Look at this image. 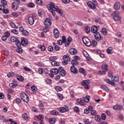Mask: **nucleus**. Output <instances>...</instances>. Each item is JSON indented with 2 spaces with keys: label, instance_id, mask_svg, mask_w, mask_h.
Returning a JSON list of instances; mask_svg holds the SVG:
<instances>
[{
  "label": "nucleus",
  "instance_id": "1",
  "mask_svg": "<svg viewBox=\"0 0 124 124\" xmlns=\"http://www.w3.org/2000/svg\"><path fill=\"white\" fill-rule=\"evenodd\" d=\"M47 7L48 10L50 11L53 16H55L56 15V13H55V11H56V12L59 13V14H60V15L62 16V17H63V16H64V14L63 13V12H62V11L61 9L59 8L54 2H50V3L47 5Z\"/></svg>",
  "mask_w": 124,
  "mask_h": 124
},
{
  "label": "nucleus",
  "instance_id": "2",
  "mask_svg": "<svg viewBox=\"0 0 124 124\" xmlns=\"http://www.w3.org/2000/svg\"><path fill=\"white\" fill-rule=\"evenodd\" d=\"M111 80L112 81L108 78L105 79V81L106 83L112 86H115V83H116V82H119V77H114V78H113V76H112Z\"/></svg>",
  "mask_w": 124,
  "mask_h": 124
},
{
  "label": "nucleus",
  "instance_id": "3",
  "mask_svg": "<svg viewBox=\"0 0 124 124\" xmlns=\"http://www.w3.org/2000/svg\"><path fill=\"white\" fill-rule=\"evenodd\" d=\"M20 98L24 101V102H26V103H28L30 101V98L29 97V96L26 94L25 93H20Z\"/></svg>",
  "mask_w": 124,
  "mask_h": 124
},
{
  "label": "nucleus",
  "instance_id": "4",
  "mask_svg": "<svg viewBox=\"0 0 124 124\" xmlns=\"http://www.w3.org/2000/svg\"><path fill=\"white\" fill-rule=\"evenodd\" d=\"M36 19V14H32L31 16L28 17V22L30 25H33L34 24V20Z\"/></svg>",
  "mask_w": 124,
  "mask_h": 124
},
{
  "label": "nucleus",
  "instance_id": "5",
  "mask_svg": "<svg viewBox=\"0 0 124 124\" xmlns=\"http://www.w3.org/2000/svg\"><path fill=\"white\" fill-rule=\"evenodd\" d=\"M82 41L84 44H85L86 46H87L88 47H90L91 45H92V42L89 39V38L87 37H83L82 38Z\"/></svg>",
  "mask_w": 124,
  "mask_h": 124
},
{
  "label": "nucleus",
  "instance_id": "6",
  "mask_svg": "<svg viewBox=\"0 0 124 124\" xmlns=\"http://www.w3.org/2000/svg\"><path fill=\"white\" fill-rule=\"evenodd\" d=\"M119 13L118 11H114L112 14V16H113V19L115 21H120L121 16H119Z\"/></svg>",
  "mask_w": 124,
  "mask_h": 124
},
{
  "label": "nucleus",
  "instance_id": "7",
  "mask_svg": "<svg viewBox=\"0 0 124 124\" xmlns=\"http://www.w3.org/2000/svg\"><path fill=\"white\" fill-rule=\"evenodd\" d=\"M58 111L60 113H65V112H69V108L66 105L64 106V107H60L58 109Z\"/></svg>",
  "mask_w": 124,
  "mask_h": 124
},
{
  "label": "nucleus",
  "instance_id": "8",
  "mask_svg": "<svg viewBox=\"0 0 124 124\" xmlns=\"http://www.w3.org/2000/svg\"><path fill=\"white\" fill-rule=\"evenodd\" d=\"M58 73H59V69L57 68H53L50 71L49 76H50L51 78H53L54 75H57Z\"/></svg>",
  "mask_w": 124,
  "mask_h": 124
},
{
  "label": "nucleus",
  "instance_id": "9",
  "mask_svg": "<svg viewBox=\"0 0 124 124\" xmlns=\"http://www.w3.org/2000/svg\"><path fill=\"white\" fill-rule=\"evenodd\" d=\"M59 72L60 75H61V76H65V75L66 74V72H65V70L63 69V68L62 67H59Z\"/></svg>",
  "mask_w": 124,
  "mask_h": 124
},
{
  "label": "nucleus",
  "instance_id": "10",
  "mask_svg": "<svg viewBox=\"0 0 124 124\" xmlns=\"http://www.w3.org/2000/svg\"><path fill=\"white\" fill-rule=\"evenodd\" d=\"M44 25L45 27L48 28L49 26H51V25H52V22L49 18H46V19L44 21Z\"/></svg>",
  "mask_w": 124,
  "mask_h": 124
},
{
  "label": "nucleus",
  "instance_id": "11",
  "mask_svg": "<svg viewBox=\"0 0 124 124\" xmlns=\"http://www.w3.org/2000/svg\"><path fill=\"white\" fill-rule=\"evenodd\" d=\"M94 36L96 40H97V41H100V40H101V35H100L99 32L95 33L94 34Z\"/></svg>",
  "mask_w": 124,
  "mask_h": 124
},
{
  "label": "nucleus",
  "instance_id": "12",
  "mask_svg": "<svg viewBox=\"0 0 124 124\" xmlns=\"http://www.w3.org/2000/svg\"><path fill=\"white\" fill-rule=\"evenodd\" d=\"M54 36L55 38H58L60 35V32L57 28H55L53 30Z\"/></svg>",
  "mask_w": 124,
  "mask_h": 124
},
{
  "label": "nucleus",
  "instance_id": "13",
  "mask_svg": "<svg viewBox=\"0 0 124 124\" xmlns=\"http://www.w3.org/2000/svg\"><path fill=\"white\" fill-rule=\"evenodd\" d=\"M87 5L91 9H95V4L92 2L89 1L87 2Z\"/></svg>",
  "mask_w": 124,
  "mask_h": 124
},
{
  "label": "nucleus",
  "instance_id": "14",
  "mask_svg": "<svg viewBox=\"0 0 124 124\" xmlns=\"http://www.w3.org/2000/svg\"><path fill=\"white\" fill-rule=\"evenodd\" d=\"M71 42H72V38L71 37H68L67 39V42L65 44V46L68 47Z\"/></svg>",
  "mask_w": 124,
  "mask_h": 124
},
{
  "label": "nucleus",
  "instance_id": "15",
  "mask_svg": "<svg viewBox=\"0 0 124 124\" xmlns=\"http://www.w3.org/2000/svg\"><path fill=\"white\" fill-rule=\"evenodd\" d=\"M17 1H14L12 3V8L14 9V10H17L18 9V5Z\"/></svg>",
  "mask_w": 124,
  "mask_h": 124
},
{
  "label": "nucleus",
  "instance_id": "16",
  "mask_svg": "<svg viewBox=\"0 0 124 124\" xmlns=\"http://www.w3.org/2000/svg\"><path fill=\"white\" fill-rule=\"evenodd\" d=\"M70 71L74 74H76L77 72H78V70H77V68H75L74 65H72L70 68Z\"/></svg>",
  "mask_w": 124,
  "mask_h": 124
},
{
  "label": "nucleus",
  "instance_id": "17",
  "mask_svg": "<svg viewBox=\"0 0 124 124\" xmlns=\"http://www.w3.org/2000/svg\"><path fill=\"white\" fill-rule=\"evenodd\" d=\"M21 44L22 46H27V45H28V40L26 38H22Z\"/></svg>",
  "mask_w": 124,
  "mask_h": 124
},
{
  "label": "nucleus",
  "instance_id": "18",
  "mask_svg": "<svg viewBox=\"0 0 124 124\" xmlns=\"http://www.w3.org/2000/svg\"><path fill=\"white\" fill-rule=\"evenodd\" d=\"M91 31L92 32H93V33H94V34L95 33H96V32H98V31H97V26L94 25L93 26L92 28H91Z\"/></svg>",
  "mask_w": 124,
  "mask_h": 124
},
{
  "label": "nucleus",
  "instance_id": "19",
  "mask_svg": "<svg viewBox=\"0 0 124 124\" xmlns=\"http://www.w3.org/2000/svg\"><path fill=\"white\" fill-rule=\"evenodd\" d=\"M114 8L115 10H119L121 8V4H120V2H116L114 5Z\"/></svg>",
  "mask_w": 124,
  "mask_h": 124
},
{
  "label": "nucleus",
  "instance_id": "20",
  "mask_svg": "<svg viewBox=\"0 0 124 124\" xmlns=\"http://www.w3.org/2000/svg\"><path fill=\"white\" fill-rule=\"evenodd\" d=\"M69 53H70L71 55H76V54H77V50L74 48H72L69 49Z\"/></svg>",
  "mask_w": 124,
  "mask_h": 124
},
{
  "label": "nucleus",
  "instance_id": "21",
  "mask_svg": "<svg viewBox=\"0 0 124 124\" xmlns=\"http://www.w3.org/2000/svg\"><path fill=\"white\" fill-rule=\"evenodd\" d=\"M78 103L80 105L84 106L86 104V103L84 101V100L81 98L78 99Z\"/></svg>",
  "mask_w": 124,
  "mask_h": 124
},
{
  "label": "nucleus",
  "instance_id": "22",
  "mask_svg": "<svg viewBox=\"0 0 124 124\" xmlns=\"http://www.w3.org/2000/svg\"><path fill=\"white\" fill-rule=\"evenodd\" d=\"M123 109V106L122 105H115L113 106L114 110H122Z\"/></svg>",
  "mask_w": 124,
  "mask_h": 124
},
{
  "label": "nucleus",
  "instance_id": "23",
  "mask_svg": "<svg viewBox=\"0 0 124 124\" xmlns=\"http://www.w3.org/2000/svg\"><path fill=\"white\" fill-rule=\"evenodd\" d=\"M90 84V80L87 79L83 80L81 82V86H86V85H89Z\"/></svg>",
  "mask_w": 124,
  "mask_h": 124
},
{
  "label": "nucleus",
  "instance_id": "24",
  "mask_svg": "<svg viewBox=\"0 0 124 124\" xmlns=\"http://www.w3.org/2000/svg\"><path fill=\"white\" fill-rule=\"evenodd\" d=\"M79 73H81V74H83L84 76L87 75V73H86V70L83 69V68H80L79 69Z\"/></svg>",
  "mask_w": 124,
  "mask_h": 124
},
{
  "label": "nucleus",
  "instance_id": "25",
  "mask_svg": "<svg viewBox=\"0 0 124 124\" xmlns=\"http://www.w3.org/2000/svg\"><path fill=\"white\" fill-rule=\"evenodd\" d=\"M63 61H66L67 62H69L70 61V58L69 57V56H68V55H64L63 56Z\"/></svg>",
  "mask_w": 124,
  "mask_h": 124
},
{
  "label": "nucleus",
  "instance_id": "26",
  "mask_svg": "<svg viewBox=\"0 0 124 124\" xmlns=\"http://www.w3.org/2000/svg\"><path fill=\"white\" fill-rule=\"evenodd\" d=\"M15 82V80H13V83L10 84V88H12V89H14L15 88H16L17 87V84L16 83H14Z\"/></svg>",
  "mask_w": 124,
  "mask_h": 124
},
{
  "label": "nucleus",
  "instance_id": "27",
  "mask_svg": "<svg viewBox=\"0 0 124 124\" xmlns=\"http://www.w3.org/2000/svg\"><path fill=\"white\" fill-rule=\"evenodd\" d=\"M22 117V119H24L25 121H29V116L27 113H23Z\"/></svg>",
  "mask_w": 124,
  "mask_h": 124
},
{
  "label": "nucleus",
  "instance_id": "28",
  "mask_svg": "<svg viewBox=\"0 0 124 124\" xmlns=\"http://www.w3.org/2000/svg\"><path fill=\"white\" fill-rule=\"evenodd\" d=\"M102 69L103 70H105L104 71H108V65L105 64L104 65H102Z\"/></svg>",
  "mask_w": 124,
  "mask_h": 124
},
{
  "label": "nucleus",
  "instance_id": "29",
  "mask_svg": "<svg viewBox=\"0 0 124 124\" xmlns=\"http://www.w3.org/2000/svg\"><path fill=\"white\" fill-rule=\"evenodd\" d=\"M51 65H53V66H59V65H60V63L55 60L51 62Z\"/></svg>",
  "mask_w": 124,
  "mask_h": 124
},
{
  "label": "nucleus",
  "instance_id": "30",
  "mask_svg": "<svg viewBox=\"0 0 124 124\" xmlns=\"http://www.w3.org/2000/svg\"><path fill=\"white\" fill-rule=\"evenodd\" d=\"M90 96L87 95L83 98V100L84 102L88 103L89 101H90Z\"/></svg>",
  "mask_w": 124,
  "mask_h": 124
},
{
  "label": "nucleus",
  "instance_id": "31",
  "mask_svg": "<svg viewBox=\"0 0 124 124\" xmlns=\"http://www.w3.org/2000/svg\"><path fill=\"white\" fill-rule=\"evenodd\" d=\"M51 114L53 116H57L59 115V112L56 110H53L51 111Z\"/></svg>",
  "mask_w": 124,
  "mask_h": 124
},
{
  "label": "nucleus",
  "instance_id": "32",
  "mask_svg": "<svg viewBox=\"0 0 124 124\" xmlns=\"http://www.w3.org/2000/svg\"><path fill=\"white\" fill-rule=\"evenodd\" d=\"M101 89H102V90L103 91H105V92H107V93H108L109 90L108 89V87H107V86H106V85H102L101 87Z\"/></svg>",
  "mask_w": 124,
  "mask_h": 124
},
{
  "label": "nucleus",
  "instance_id": "33",
  "mask_svg": "<svg viewBox=\"0 0 124 124\" xmlns=\"http://www.w3.org/2000/svg\"><path fill=\"white\" fill-rule=\"evenodd\" d=\"M36 118H37L38 119H39V120H40L41 121H43L44 120V116H43V115H37L36 116Z\"/></svg>",
  "mask_w": 124,
  "mask_h": 124
},
{
  "label": "nucleus",
  "instance_id": "34",
  "mask_svg": "<svg viewBox=\"0 0 124 124\" xmlns=\"http://www.w3.org/2000/svg\"><path fill=\"white\" fill-rule=\"evenodd\" d=\"M17 79L18 81H20V82H23V81H24V77L20 75L17 77Z\"/></svg>",
  "mask_w": 124,
  "mask_h": 124
},
{
  "label": "nucleus",
  "instance_id": "35",
  "mask_svg": "<svg viewBox=\"0 0 124 124\" xmlns=\"http://www.w3.org/2000/svg\"><path fill=\"white\" fill-rule=\"evenodd\" d=\"M112 50H113V48L112 47H109L107 49V54H112Z\"/></svg>",
  "mask_w": 124,
  "mask_h": 124
},
{
  "label": "nucleus",
  "instance_id": "36",
  "mask_svg": "<svg viewBox=\"0 0 124 124\" xmlns=\"http://www.w3.org/2000/svg\"><path fill=\"white\" fill-rule=\"evenodd\" d=\"M57 60V57L56 56H51L49 58V60L50 61V62H54L55 61H56Z\"/></svg>",
  "mask_w": 124,
  "mask_h": 124
},
{
  "label": "nucleus",
  "instance_id": "37",
  "mask_svg": "<svg viewBox=\"0 0 124 124\" xmlns=\"http://www.w3.org/2000/svg\"><path fill=\"white\" fill-rule=\"evenodd\" d=\"M49 123L51 124H55L56 123V119L55 118H51L49 119Z\"/></svg>",
  "mask_w": 124,
  "mask_h": 124
},
{
  "label": "nucleus",
  "instance_id": "38",
  "mask_svg": "<svg viewBox=\"0 0 124 124\" xmlns=\"http://www.w3.org/2000/svg\"><path fill=\"white\" fill-rule=\"evenodd\" d=\"M102 32L104 34V35H106L108 33L107 30L105 28H103L102 29Z\"/></svg>",
  "mask_w": 124,
  "mask_h": 124
},
{
  "label": "nucleus",
  "instance_id": "39",
  "mask_svg": "<svg viewBox=\"0 0 124 124\" xmlns=\"http://www.w3.org/2000/svg\"><path fill=\"white\" fill-rule=\"evenodd\" d=\"M36 3L38 5H42L43 1L42 0H36Z\"/></svg>",
  "mask_w": 124,
  "mask_h": 124
},
{
  "label": "nucleus",
  "instance_id": "40",
  "mask_svg": "<svg viewBox=\"0 0 124 124\" xmlns=\"http://www.w3.org/2000/svg\"><path fill=\"white\" fill-rule=\"evenodd\" d=\"M18 40V38L15 37H12L10 38V41L11 42H16Z\"/></svg>",
  "mask_w": 124,
  "mask_h": 124
},
{
  "label": "nucleus",
  "instance_id": "41",
  "mask_svg": "<svg viewBox=\"0 0 124 124\" xmlns=\"http://www.w3.org/2000/svg\"><path fill=\"white\" fill-rule=\"evenodd\" d=\"M91 45H92V46H93V47H95V46L97 45V42H96L95 40H93Z\"/></svg>",
  "mask_w": 124,
  "mask_h": 124
},
{
  "label": "nucleus",
  "instance_id": "42",
  "mask_svg": "<svg viewBox=\"0 0 124 124\" xmlns=\"http://www.w3.org/2000/svg\"><path fill=\"white\" fill-rule=\"evenodd\" d=\"M31 90L32 92H37V87L33 85L31 87Z\"/></svg>",
  "mask_w": 124,
  "mask_h": 124
},
{
  "label": "nucleus",
  "instance_id": "43",
  "mask_svg": "<svg viewBox=\"0 0 124 124\" xmlns=\"http://www.w3.org/2000/svg\"><path fill=\"white\" fill-rule=\"evenodd\" d=\"M38 72L39 74H43V72H44V71L43 68H39L38 69Z\"/></svg>",
  "mask_w": 124,
  "mask_h": 124
},
{
  "label": "nucleus",
  "instance_id": "44",
  "mask_svg": "<svg viewBox=\"0 0 124 124\" xmlns=\"http://www.w3.org/2000/svg\"><path fill=\"white\" fill-rule=\"evenodd\" d=\"M34 3L31 2L29 3L28 5V7H29L30 8H34Z\"/></svg>",
  "mask_w": 124,
  "mask_h": 124
},
{
  "label": "nucleus",
  "instance_id": "45",
  "mask_svg": "<svg viewBox=\"0 0 124 124\" xmlns=\"http://www.w3.org/2000/svg\"><path fill=\"white\" fill-rule=\"evenodd\" d=\"M85 31H86L87 33H89L90 31H91V29L89 26H86L85 27Z\"/></svg>",
  "mask_w": 124,
  "mask_h": 124
},
{
  "label": "nucleus",
  "instance_id": "46",
  "mask_svg": "<svg viewBox=\"0 0 124 124\" xmlns=\"http://www.w3.org/2000/svg\"><path fill=\"white\" fill-rule=\"evenodd\" d=\"M55 90L57 92H62V88L60 86H56L55 87Z\"/></svg>",
  "mask_w": 124,
  "mask_h": 124
},
{
  "label": "nucleus",
  "instance_id": "47",
  "mask_svg": "<svg viewBox=\"0 0 124 124\" xmlns=\"http://www.w3.org/2000/svg\"><path fill=\"white\" fill-rule=\"evenodd\" d=\"M95 121H96V122H100L101 118H100V116H99V115H96L95 116Z\"/></svg>",
  "mask_w": 124,
  "mask_h": 124
},
{
  "label": "nucleus",
  "instance_id": "48",
  "mask_svg": "<svg viewBox=\"0 0 124 124\" xmlns=\"http://www.w3.org/2000/svg\"><path fill=\"white\" fill-rule=\"evenodd\" d=\"M84 123L85 124H92V121H90L89 119H84Z\"/></svg>",
  "mask_w": 124,
  "mask_h": 124
},
{
  "label": "nucleus",
  "instance_id": "49",
  "mask_svg": "<svg viewBox=\"0 0 124 124\" xmlns=\"http://www.w3.org/2000/svg\"><path fill=\"white\" fill-rule=\"evenodd\" d=\"M16 46H17V47H20L21 46V43L20 42V40H17L16 42Z\"/></svg>",
  "mask_w": 124,
  "mask_h": 124
},
{
  "label": "nucleus",
  "instance_id": "50",
  "mask_svg": "<svg viewBox=\"0 0 124 124\" xmlns=\"http://www.w3.org/2000/svg\"><path fill=\"white\" fill-rule=\"evenodd\" d=\"M22 34L23 35H25V36H28V35H29V31H27L26 30H24L22 32Z\"/></svg>",
  "mask_w": 124,
  "mask_h": 124
},
{
  "label": "nucleus",
  "instance_id": "51",
  "mask_svg": "<svg viewBox=\"0 0 124 124\" xmlns=\"http://www.w3.org/2000/svg\"><path fill=\"white\" fill-rule=\"evenodd\" d=\"M57 96L60 100H62V99H63V96L62 94H58Z\"/></svg>",
  "mask_w": 124,
  "mask_h": 124
},
{
  "label": "nucleus",
  "instance_id": "52",
  "mask_svg": "<svg viewBox=\"0 0 124 124\" xmlns=\"http://www.w3.org/2000/svg\"><path fill=\"white\" fill-rule=\"evenodd\" d=\"M40 49H41V51H44L46 50V47L44 45H41L40 46Z\"/></svg>",
  "mask_w": 124,
  "mask_h": 124
},
{
  "label": "nucleus",
  "instance_id": "53",
  "mask_svg": "<svg viewBox=\"0 0 124 124\" xmlns=\"http://www.w3.org/2000/svg\"><path fill=\"white\" fill-rule=\"evenodd\" d=\"M17 53H19V54H21V53H23V49L22 48L18 47L17 49Z\"/></svg>",
  "mask_w": 124,
  "mask_h": 124
},
{
  "label": "nucleus",
  "instance_id": "54",
  "mask_svg": "<svg viewBox=\"0 0 124 124\" xmlns=\"http://www.w3.org/2000/svg\"><path fill=\"white\" fill-rule=\"evenodd\" d=\"M91 113L92 116H95L97 114V112H96V111L95 110H92Z\"/></svg>",
  "mask_w": 124,
  "mask_h": 124
},
{
  "label": "nucleus",
  "instance_id": "55",
  "mask_svg": "<svg viewBox=\"0 0 124 124\" xmlns=\"http://www.w3.org/2000/svg\"><path fill=\"white\" fill-rule=\"evenodd\" d=\"M62 42L63 43H65V44L66 43V38L65 37V36H62Z\"/></svg>",
  "mask_w": 124,
  "mask_h": 124
},
{
  "label": "nucleus",
  "instance_id": "56",
  "mask_svg": "<svg viewBox=\"0 0 124 124\" xmlns=\"http://www.w3.org/2000/svg\"><path fill=\"white\" fill-rule=\"evenodd\" d=\"M4 36H6L7 38L9 37L10 36V32L9 31H6L4 35Z\"/></svg>",
  "mask_w": 124,
  "mask_h": 124
},
{
  "label": "nucleus",
  "instance_id": "57",
  "mask_svg": "<svg viewBox=\"0 0 124 124\" xmlns=\"http://www.w3.org/2000/svg\"><path fill=\"white\" fill-rule=\"evenodd\" d=\"M11 32H13V33H14L15 34H18V31L16 29H13L11 30Z\"/></svg>",
  "mask_w": 124,
  "mask_h": 124
},
{
  "label": "nucleus",
  "instance_id": "58",
  "mask_svg": "<svg viewBox=\"0 0 124 124\" xmlns=\"http://www.w3.org/2000/svg\"><path fill=\"white\" fill-rule=\"evenodd\" d=\"M47 50L49 52H52L53 50H54V48L52 46H49L47 48Z\"/></svg>",
  "mask_w": 124,
  "mask_h": 124
},
{
  "label": "nucleus",
  "instance_id": "59",
  "mask_svg": "<svg viewBox=\"0 0 124 124\" xmlns=\"http://www.w3.org/2000/svg\"><path fill=\"white\" fill-rule=\"evenodd\" d=\"M16 102L17 103V104H20V103L21 102V99L19 98H17L16 99Z\"/></svg>",
  "mask_w": 124,
  "mask_h": 124
},
{
  "label": "nucleus",
  "instance_id": "60",
  "mask_svg": "<svg viewBox=\"0 0 124 124\" xmlns=\"http://www.w3.org/2000/svg\"><path fill=\"white\" fill-rule=\"evenodd\" d=\"M71 63L73 65H74V64H77L78 63V62H77V60H74L71 62Z\"/></svg>",
  "mask_w": 124,
  "mask_h": 124
},
{
  "label": "nucleus",
  "instance_id": "61",
  "mask_svg": "<svg viewBox=\"0 0 124 124\" xmlns=\"http://www.w3.org/2000/svg\"><path fill=\"white\" fill-rule=\"evenodd\" d=\"M74 110L75 112H79L80 111V108L78 107H75L74 108Z\"/></svg>",
  "mask_w": 124,
  "mask_h": 124
},
{
  "label": "nucleus",
  "instance_id": "62",
  "mask_svg": "<svg viewBox=\"0 0 124 124\" xmlns=\"http://www.w3.org/2000/svg\"><path fill=\"white\" fill-rule=\"evenodd\" d=\"M0 2L3 5H6L7 4V2L5 0H1Z\"/></svg>",
  "mask_w": 124,
  "mask_h": 124
},
{
  "label": "nucleus",
  "instance_id": "63",
  "mask_svg": "<svg viewBox=\"0 0 124 124\" xmlns=\"http://www.w3.org/2000/svg\"><path fill=\"white\" fill-rule=\"evenodd\" d=\"M105 71H99L98 72V74H99V75H103V74H105Z\"/></svg>",
  "mask_w": 124,
  "mask_h": 124
},
{
  "label": "nucleus",
  "instance_id": "64",
  "mask_svg": "<svg viewBox=\"0 0 124 124\" xmlns=\"http://www.w3.org/2000/svg\"><path fill=\"white\" fill-rule=\"evenodd\" d=\"M46 84H52V80L49 79H46Z\"/></svg>",
  "mask_w": 124,
  "mask_h": 124
}]
</instances>
